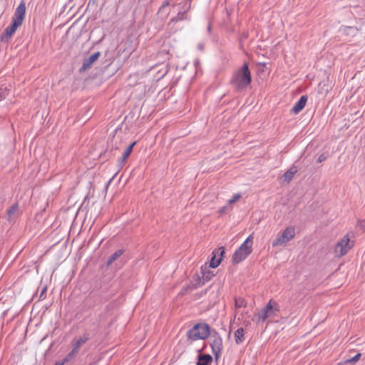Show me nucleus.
Wrapping results in <instances>:
<instances>
[{
    "instance_id": "nucleus-1",
    "label": "nucleus",
    "mask_w": 365,
    "mask_h": 365,
    "mask_svg": "<svg viewBox=\"0 0 365 365\" xmlns=\"http://www.w3.org/2000/svg\"><path fill=\"white\" fill-rule=\"evenodd\" d=\"M251 81V73L248 64L245 63L242 68L233 73L230 82L237 91H242L250 85Z\"/></svg>"
},
{
    "instance_id": "nucleus-2",
    "label": "nucleus",
    "mask_w": 365,
    "mask_h": 365,
    "mask_svg": "<svg viewBox=\"0 0 365 365\" xmlns=\"http://www.w3.org/2000/svg\"><path fill=\"white\" fill-rule=\"evenodd\" d=\"M252 235H250L232 255V260L239 264L245 260L252 252Z\"/></svg>"
},
{
    "instance_id": "nucleus-3",
    "label": "nucleus",
    "mask_w": 365,
    "mask_h": 365,
    "mask_svg": "<svg viewBox=\"0 0 365 365\" xmlns=\"http://www.w3.org/2000/svg\"><path fill=\"white\" fill-rule=\"evenodd\" d=\"M210 334V327L207 324H198L190 329L187 336L189 339L195 341L197 339H205Z\"/></svg>"
},
{
    "instance_id": "nucleus-4",
    "label": "nucleus",
    "mask_w": 365,
    "mask_h": 365,
    "mask_svg": "<svg viewBox=\"0 0 365 365\" xmlns=\"http://www.w3.org/2000/svg\"><path fill=\"white\" fill-rule=\"evenodd\" d=\"M210 346L212 348V354L215 356L216 360H217L220 356V354H221V351H222V349L223 347V344H222V337L216 331L211 334Z\"/></svg>"
},
{
    "instance_id": "nucleus-5",
    "label": "nucleus",
    "mask_w": 365,
    "mask_h": 365,
    "mask_svg": "<svg viewBox=\"0 0 365 365\" xmlns=\"http://www.w3.org/2000/svg\"><path fill=\"white\" fill-rule=\"evenodd\" d=\"M353 242H350L348 236H344L335 246L334 253L338 257H342L346 255L352 247Z\"/></svg>"
},
{
    "instance_id": "nucleus-6",
    "label": "nucleus",
    "mask_w": 365,
    "mask_h": 365,
    "mask_svg": "<svg viewBox=\"0 0 365 365\" xmlns=\"http://www.w3.org/2000/svg\"><path fill=\"white\" fill-rule=\"evenodd\" d=\"M295 235L294 229L293 227L286 228L283 232L272 242L273 247L283 245L294 238Z\"/></svg>"
},
{
    "instance_id": "nucleus-7",
    "label": "nucleus",
    "mask_w": 365,
    "mask_h": 365,
    "mask_svg": "<svg viewBox=\"0 0 365 365\" xmlns=\"http://www.w3.org/2000/svg\"><path fill=\"white\" fill-rule=\"evenodd\" d=\"M272 303L273 302L270 300L267 305L258 312L257 315L255 317L257 323L264 322L268 317L272 316L274 314V309L278 310L277 308H274ZM274 304L277 305L275 302H274Z\"/></svg>"
},
{
    "instance_id": "nucleus-8",
    "label": "nucleus",
    "mask_w": 365,
    "mask_h": 365,
    "mask_svg": "<svg viewBox=\"0 0 365 365\" xmlns=\"http://www.w3.org/2000/svg\"><path fill=\"white\" fill-rule=\"evenodd\" d=\"M200 274V276H197V282L195 284V287H199L203 285L206 282L210 281L214 276L212 271L210 270V267H207L206 264L201 267Z\"/></svg>"
},
{
    "instance_id": "nucleus-9",
    "label": "nucleus",
    "mask_w": 365,
    "mask_h": 365,
    "mask_svg": "<svg viewBox=\"0 0 365 365\" xmlns=\"http://www.w3.org/2000/svg\"><path fill=\"white\" fill-rule=\"evenodd\" d=\"M26 16V6L24 2L19 4V5L16 9L15 13L14 14L12 20L19 23V24H22L23 21Z\"/></svg>"
},
{
    "instance_id": "nucleus-10",
    "label": "nucleus",
    "mask_w": 365,
    "mask_h": 365,
    "mask_svg": "<svg viewBox=\"0 0 365 365\" xmlns=\"http://www.w3.org/2000/svg\"><path fill=\"white\" fill-rule=\"evenodd\" d=\"M225 253V249L223 247H219L218 249H216L213 251L212 254L214 255L213 257L211 258L210 264L207 267H210V268H216L218 267L221 262V257L216 259V256L220 255L222 256Z\"/></svg>"
},
{
    "instance_id": "nucleus-11",
    "label": "nucleus",
    "mask_w": 365,
    "mask_h": 365,
    "mask_svg": "<svg viewBox=\"0 0 365 365\" xmlns=\"http://www.w3.org/2000/svg\"><path fill=\"white\" fill-rule=\"evenodd\" d=\"M100 55L101 53L99 51H97L91 55L90 56H88V58H85L82 65L81 70L86 71L91 68L93 63L98 60Z\"/></svg>"
},
{
    "instance_id": "nucleus-12",
    "label": "nucleus",
    "mask_w": 365,
    "mask_h": 365,
    "mask_svg": "<svg viewBox=\"0 0 365 365\" xmlns=\"http://www.w3.org/2000/svg\"><path fill=\"white\" fill-rule=\"evenodd\" d=\"M307 99V96H302L299 101L292 107V111L295 114L299 113L304 108Z\"/></svg>"
},
{
    "instance_id": "nucleus-13",
    "label": "nucleus",
    "mask_w": 365,
    "mask_h": 365,
    "mask_svg": "<svg viewBox=\"0 0 365 365\" xmlns=\"http://www.w3.org/2000/svg\"><path fill=\"white\" fill-rule=\"evenodd\" d=\"M21 26V24L12 20L11 24L5 29L3 35L6 38H10Z\"/></svg>"
},
{
    "instance_id": "nucleus-14",
    "label": "nucleus",
    "mask_w": 365,
    "mask_h": 365,
    "mask_svg": "<svg viewBox=\"0 0 365 365\" xmlns=\"http://www.w3.org/2000/svg\"><path fill=\"white\" fill-rule=\"evenodd\" d=\"M212 361V357L210 354H199L196 365H210Z\"/></svg>"
},
{
    "instance_id": "nucleus-15",
    "label": "nucleus",
    "mask_w": 365,
    "mask_h": 365,
    "mask_svg": "<svg viewBox=\"0 0 365 365\" xmlns=\"http://www.w3.org/2000/svg\"><path fill=\"white\" fill-rule=\"evenodd\" d=\"M298 169L296 166L291 167L287 172L282 175L283 180L287 182H289L294 175L297 173Z\"/></svg>"
},
{
    "instance_id": "nucleus-16",
    "label": "nucleus",
    "mask_w": 365,
    "mask_h": 365,
    "mask_svg": "<svg viewBox=\"0 0 365 365\" xmlns=\"http://www.w3.org/2000/svg\"><path fill=\"white\" fill-rule=\"evenodd\" d=\"M18 210V205L14 204L7 210V220L9 221L14 220L17 216Z\"/></svg>"
},
{
    "instance_id": "nucleus-17",
    "label": "nucleus",
    "mask_w": 365,
    "mask_h": 365,
    "mask_svg": "<svg viewBox=\"0 0 365 365\" xmlns=\"http://www.w3.org/2000/svg\"><path fill=\"white\" fill-rule=\"evenodd\" d=\"M88 340V336L87 334H84L81 337L79 338L73 344V349H75V351H77L78 352L81 346L84 344Z\"/></svg>"
},
{
    "instance_id": "nucleus-18",
    "label": "nucleus",
    "mask_w": 365,
    "mask_h": 365,
    "mask_svg": "<svg viewBox=\"0 0 365 365\" xmlns=\"http://www.w3.org/2000/svg\"><path fill=\"white\" fill-rule=\"evenodd\" d=\"M244 329L242 327L239 328L235 332V340L236 344H240L244 341Z\"/></svg>"
},
{
    "instance_id": "nucleus-19",
    "label": "nucleus",
    "mask_w": 365,
    "mask_h": 365,
    "mask_svg": "<svg viewBox=\"0 0 365 365\" xmlns=\"http://www.w3.org/2000/svg\"><path fill=\"white\" fill-rule=\"evenodd\" d=\"M124 252V250L120 249L115 251L113 254H112L107 262L108 265H110L113 262H114L119 257H120Z\"/></svg>"
},
{
    "instance_id": "nucleus-20",
    "label": "nucleus",
    "mask_w": 365,
    "mask_h": 365,
    "mask_svg": "<svg viewBox=\"0 0 365 365\" xmlns=\"http://www.w3.org/2000/svg\"><path fill=\"white\" fill-rule=\"evenodd\" d=\"M135 143V142H133L125 149L120 158V164H123V162L129 157Z\"/></svg>"
},
{
    "instance_id": "nucleus-21",
    "label": "nucleus",
    "mask_w": 365,
    "mask_h": 365,
    "mask_svg": "<svg viewBox=\"0 0 365 365\" xmlns=\"http://www.w3.org/2000/svg\"><path fill=\"white\" fill-rule=\"evenodd\" d=\"M186 18H187V14L185 11L179 12L175 17H174L171 19V21L177 22L179 21H182V20L185 19Z\"/></svg>"
},
{
    "instance_id": "nucleus-22",
    "label": "nucleus",
    "mask_w": 365,
    "mask_h": 365,
    "mask_svg": "<svg viewBox=\"0 0 365 365\" xmlns=\"http://www.w3.org/2000/svg\"><path fill=\"white\" fill-rule=\"evenodd\" d=\"M235 305L236 308L244 307H246V302L242 297L235 298Z\"/></svg>"
},
{
    "instance_id": "nucleus-23",
    "label": "nucleus",
    "mask_w": 365,
    "mask_h": 365,
    "mask_svg": "<svg viewBox=\"0 0 365 365\" xmlns=\"http://www.w3.org/2000/svg\"><path fill=\"white\" fill-rule=\"evenodd\" d=\"M78 351H75L74 349H72L71 352H69L67 356L63 359V361L65 363L69 361L71 359L75 357V356L77 354Z\"/></svg>"
},
{
    "instance_id": "nucleus-24",
    "label": "nucleus",
    "mask_w": 365,
    "mask_h": 365,
    "mask_svg": "<svg viewBox=\"0 0 365 365\" xmlns=\"http://www.w3.org/2000/svg\"><path fill=\"white\" fill-rule=\"evenodd\" d=\"M361 354L360 353H358L357 354H356L354 356L350 358V359H348L345 361V363L346 364H354L356 361H358L361 357Z\"/></svg>"
},
{
    "instance_id": "nucleus-25",
    "label": "nucleus",
    "mask_w": 365,
    "mask_h": 365,
    "mask_svg": "<svg viewBox=\"0 0 365 365\" xmlns=\"http://www.w3.org/2000/svg\"><path fill=\"white\" fill-rule=\"evenodd\" d=\"M241 195L240 193L235 194L231 199L228 200L229 204H233L237 202L239 199L241 198Z\"/></svg>"
},
{
    "instance_id": "nucleus-26",
    "label": "nucleus",
    "mask_w": 365,
    "mask_h": 365,
    "mask_svg": "<svg viewBox=\"0 0 365 365\" xmlns=\"http://www.w3.org/2000/svg\"><path fill=\"white\" fill-rule=\"evenodd\" d=\"M328 158V154L327 153H322L317 158V163H322L325 161Z\"/></svg>"
},
{
    "instance_id": "nucleus-27",
    "label": "nucleus",
    "mask_w": 365,
    "mask_h": 365,
    "mask_svg": "<svg viewBox=\"0 0 365 365\" xmlns=\"http://www.w3.org/2000/svg\"><path fill=\"white\" fill-rule=\"evenodd\" d=\"M358 226L360 227V229L363 232H365V219H364L362 220H359L358 221Z\"/></svg>"
},
{
    "instance_id": "nucleus-28",
    "label": "nucleus",
    "mask_w": 365,
    "mask_h": 365,
    "mask_svg": "<svg viewBox=\"0 0 365 365\" xmlns=\"http://www.w3.org/2000/svg\"><path fill=\"white\" fill-rule=\"evenodd\" d=\"M66 363L63 360L56 362L54 365H64Z\"/></svg>"
},
{
    "instance_id": "nucleus-29",
    "label": "nucleus",
    "mask_w": 365,
    "mask_h": 365,
    "mask_svg": "<svg viewBox=\"0 0 365 365\" xmlns=\"http://www.w3.org/2000/svg\"><path fill=\"white\" fill-rule=\"evenodd\" d=\"M197 48H198L199 50L202 51L203 48H204V46H203V44L202 43H199L197 45Z\"/></svg>"
},
{
    "instance_id": "nucleus-30",
    "label": "nucleus",
    "mask_w": 365,
    "mask_h": 365,
    "mask_svg": "<svg viewBox=\"0 0 365 365\" xmlns=\"http://www.w3.org/2000/svg\"><path fill=\"white\" fill-rule=\"evenodd\" d=\"M226 208H227V207H226V206L222 207L219 210V212H220V213H222V212H224L225 211Z\"/></svg>"
},
{
    "instance_id": "nucleus-31",
    "label": "nucleus",
    "mask_w": 365,
    "mask_h": 365,
    "mask_svg": "<svg viewBox=\"0 0 365 365\" xmlns=\"http://www.w3.org/2000/svg\"><path fill=\"white\" fill-rule=\"evenodd\" d=\"M46 291V288L42 291L41 294V297L43 294L44 292Z\"/></svg>"
}]
</instances>
